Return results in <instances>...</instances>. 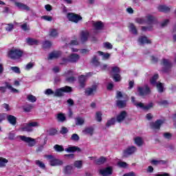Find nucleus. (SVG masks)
<instances>
[{
	"instance_id": "obj_44",
	"label": "nucleus",
	"mask_w": 176,
	"mask_h": 176,
	"mask_svg": "<svg viewBox=\"0 0 176 176\" xmlns=\"http://www.w3.org/2000/svg\"><path fill=\"white\" fill-rule=\"evenodd\" d=\"M6 163H9V160H8L6 158L0 157V167H6Z\"/></svg>"
},
{
	"instance_id": "obj_38",
	"label": "nucleus",
	"mask_w": 176,
	"mask_h": 176,
	"mask_svg": "<svg viewBox=\"0 0 176 176\" xmlns=\"http://www.w3.org/2000/svg\"><path fill=\"white\" fill-rule=\"evenodd\" d=\"M116 123V118H112L111 119L107 120L106 123V127H111V126H113Z\"/></svg>"
},
{
	"instance_id": "obj_15",
	"label": "nucleus",
	"mask_w": 176,
	"mask_h": 176,
	"mask_svg": "<svg viewBox=\"0 0 176 176\" xmlns=\"http://www.w3.org/2000/svg\"><path fill=\"white\" fill-rule=\"evenodd\" d=\"M80 58V56H79V54H78L73 53L69 56V61L72 64L78 63Z\"/></svg>"
},
{
	"instance_id": "obj_55",
	"label": "nucleus",
	"mask_w": 176,
	"mask_h": 176,
	"mask_svg": "<svg viewBox=\"0 0 176 176\" xmlns=\"http://www.w3.org/2000/svg\"><path fill=\"white\" fill-rule=\"evenodd\" d=\"M34 63L30 62L26 65L25 69H26V71H30V69H32V68H34Z\"/></svg>"
},
{
	"instance_id": "obj_11",
	"label": "nucleus",
	"mask_w": 176,
	"mask_h": 176,
	"mask_svg": "<svg viewBox=\"0 0 176 176\" xmlns=\"http://www.w3.org/2000/svg\"><path fill=\"white\" fill-rule=\"evenodd\" d=\"M99 174L102 176H109L113 174V168L112 166H107L104 168L99 170Z\"/></svg>"
},
{
	"instance_id": "obj_1",
	"label": "nucleus",
	"mask_w": 176,
	"mask_h": 176,
	"mask_svg": "<svg viewBox=\"0 0 176 176\" xmlns=\"http://www.w3.org/2000/svg\"><path fill=\"white\" fill-rule=\"evenodd\" d=\"M64 93H72V88L69 86H65L61 88L56 89L55 92L52 89H47L45 94L47 96H52L54 94V97H64Z\"/></svg>"
},
{
	"instance_id": "obj_31",
	"label": "nucleus",
	"mask_w": 176,
	"mask_h": 176,
	"mask_svg": "<svg viewBox=\"0 0 176 176\" xmlns=\"http://www.w3.org/2000/svg\"><path fill=\"white\" fill-rule=\"evenodd\" d=\"M91 63L94 67H100L101 63H100V60L97 58V56H94L92 58Z\"/></svg>"
},
{
	"instance_id": "obj_30",
	"label": "nucleus",
	"mask_w": 176,
	"mask_h": 176,
	"mask_svg": "<svg viewBox=\"0 0 176 176\" xmlns=\"http://www.w3.org/2000/svg\"><path fill=\"white\" fill-rule=\"evenodd\" d=\"M157 79H159V74H154L152 76V78L150 79L151 85H152L153 86H155V85H157V82H157Z\"/></svg>"
},
{
	"instance_id": "obj_58",
	"label": "nucleus",
	"mask_w": 176,
	"mask_h": 176,
	"mask_svg": "<svg viewBox=\"0 0 176 176\" xmlns=\"http://www.w3.org/2000/svg\"><path fill=\"white\" fill-rule=\"evenodd\" d=\"M57 133H58L57 129H56L54 128H52L49 131V135H56V134H57Z\"/></svg>"
},
{
	"instance_id": "obj_2",
	"label": "nucleus",
	"mask_w": 176,
	"mask_h": 176,
	"mask_svg": "<svg viewBox=\"0 0 176 176\" xmlns=\"http://www.w3.org/2000/svg\"><path fill=\"white\" fill-rule=\"evenodd\" d=\"M24 52L20 49L12 48L8 52V57L11 60H20L23 57Z\"/></svg>"
},
{
	"instance_id": "obj_42",
	"label": "nucleus",
	"mask_w": 176,
	"mask_h": 176,
	"mask_svg": "<svg viewBox=\"0 0 176 176\" xmlns=\"http://www.w3.org/2000/svg\"><path fill=\"white\" fill-rule=\"evenodd\" d=\"M76 126H82L85 124V120L80 117H78L76 118Z\"/></svg>"
},
{
	"instance_id": "obj_59",
	"label": "nucleus",
	"mask_w": 176,
	"mask_h": 176,
	"mask_svg": "<svg viewBox=\"0 0 176 176\" xmlns=\"http://www.w3.org/2000/svg\"><path fill=\"white\" fill-rule=\"evenodd\" d=\"M62 62L60 63V65H65V64H68L69 63V56L67 58H62Z\"/></svg>"
},
{
	"instance_id": "obj_62",
	"label": "nucleus",
	"mask_w": 176,
	"mask_h": 176,
	"mask_svg": "<svg viewBox=\"0 0 176 176\" xmlns=\"http://www.w3.org/2000/svg\"><path fill=\"white\" fill-rule=\"evenodd\" d=\"M152 30H153V27H152V26H149V27L142 26V31H152Z\"/></svg>"
},
{
	"instance_id": "obj_28",
	"label": "nucleus",
	"mask_w": 176,
	"mask_h": 176,
	"mask_svg": "<svg viewBox=\"0 0 176 176\" xmlns=\"http://www.w3.org/2000/svg\"><path fill=\"white\" fill-rule=\"evenodd\" d=\"M146 19L148 24H156L157 23L156 18L152 15H148Z\"/></svg>"
},
{
	"instance_id": "obj_50",
	"label": "nucleus",
	"mask_w": 176,
	"mask_h": 176,
	"mask_svg": "<svg viewBox=\"0 0 176 176\" xmlns=\"http://www.w3.org/2000/svg\"><path fill=\"white\" fill-rule=\"evenodd\" d=\"M10 69H12V72H14V74H21V71L20 70V67L16 66H12L10 67Z\"/></svg>"
},
{
	"instance_id": "obj_46",
	"label": "nucleus",
	"mask_w": 176,
	"mask_h": 176,
	"mask_svg": "<svg viewBox=\"0 0 176 176\" xmlns=\"http://www.w3.org/2000/svg\"><path fill=\"white\" fill-rule=\"evenodd\" d=\"M52 47V42L50 41H45L43 43V49H50Z\"/></svg>"
},
{
	"instance_id": "obj_27",
	"label": "nucleus",
	"mask_w": 176,
	"mask_h": 176,
	"mask_svg": "<svg viewBox=\"0 0 176 176\" xmlns=\"http://www.w3.org/2000/svg\"><path fill=\"white\" fill-rule=\"evenodd\" d=\"M26 42L30 46H34V45H38L39 43L38 40L30 37L26 38Z\"/></svg>"
},
{
	"instance_id": "obj_63",
	"label": "nucleus",
	"mask_w": 176,
	"mask_h": 176,
	"mask_svg": "<svg viewBox=\"0 0 176 176\" xmlns=\"http://www.w3.org/2000/svg\"><path fill=\"white\" fill-rule=\"evenodd\" d=\"M68 133V129L65 126H63L60 131V134H67Z\"/></svg>"
},
{
	"instance_id": "obj_43",
	"label": "nucleus",
	"mask_w": 176,
	"mask_h": 176,
	"mask_svg": "<svg viewBox=\"0 0 176 176\" xmlns=\"http://www.w3.org/2000/svg\"><path fill=\"white\" fill-rule=\"evenodd\" d=\"M33 109H34V106L32 104H28L23 107V112H26L27 113H28L29 112L32 111Z\"/></svg>"
},
{
	"instance_id": "obj_47",
	"label": "nucleus",
	"mask_w": 176,
	"mask_h": 176,
	"mask_svg": "<svg viewBox=\"0 0 176 176\" xmlns=\"http://www.w3.org/2000/svg\"><path fill=\"white\" fill-rule=\"evenodd\" d=\"M54 149L56 152H64V147L59 144H56L54 146Z\"/></svg>"
},
{
	"instance_id": "obj_25",
	"label": "nucleus",
	"mask_w": 176,
	"mask_h": 176,
	"mask_svg": "<svg viewBox=\"0 0 176 176\" xmlns=\"http://www.w3.org/2000/svg\"><path fill=\"white\" fill-rule=\"evenodd\" d=\"M107 157L101 156L98 160H95L94 163L96 164V166H101V164L107 163Z\"/></svg>"
},
{
	"instance_id": "obj_13",
	"label": "nucleus",
	"mask_w": 176,
	"mask_h": 176,
	"mask_svg": "<svg viewBox=\"0 0 176 176\" xmlns=\"http://www.w3.org/2000/svg\"><path fill=\"white\" fill-rule=\"evenodd\" d=\"M61 51H54L49 54L47 60H54L59 58V57H61Z\"/></svg>"
},
{
	"instance_id": "obj_4",
	"label": "nucleus",
	"mask_w": 176,
	"mask_h": 176,
	"mask_svg": "<svg viewBox=\"0 0 176 176\" xmlns=\"http://www.w3.org/2000/svg\"><path fill=\"white\" fill-rule=\"evenodd\" d=\"M45 157L49 160L50 166H63V162L56 159L54 157V156L52 155H46Z\"/></svg>"
},
{
	"instance_id": "obj_29",
	"label": "nucleus",
	"mask_w": 176,
	"mask_h": 176,
	"mask_svg": "<svg viewBox=\"0 0 176 176\" xmlns=\"http://www.w3.org/2000/svg\"><path fill=\"white\" fill-rule=\"evenodd\" d=\"M56 119L58 122H60L61 123H64L65 120H67V117H65V115L63 113H59L57 114Z\"/></svg>"
},
{
	"instance_id": "obj_17",
	"label": "nucleus",
	"mask_w": 176,
	"mask_h": 176,
	"mask_svg": "<svg viewBox=\"0 0 176 176\" xmlns=\"http://www.w3.org/2000/svg\"><path fill=\"white\" fill-rule=\"evenodd\" d=\"M126 118H127V111H122L118 116H117L116 120L118 123H122V122H123Z\"/></svg>"
},
{
	"instance_id": "obj_54",
	"label": "nucleus",
	"mask_w": 176,
	"mask_h": 176,
	"mask_svg": "<svg viewBox=\"0 0 176 176\" xmlns=\"http://www.w3.org/2000/svg\"><path fill=\"white\" fill-rule=\"evenodd\" d=\"M41 19L45 21H53V16H52L44 15L41 16Z\"/></svg>"
},
{
	"instance_id": "obj_18",
	"label": "nucleus",
	"mask_w": 176,
	"mask_h": 176,
	"mask_svg": "<svg viewBox=\"0 0 176 176\" xmlns=\"http://www.w3.org/2000/svg\"><path fill=\"white\" fill-rule=\"evenodd\" d=\"M135 107H139L140 108L144 109V111H148L151 109V108L153 107V103L150 102L148 104L145 106L142 102H139V103L137 102L135 104Z\"/></svg>"
},
{
	"instance_id": "obj_32",
	"label": "nucleus",
	"mask_w": 176,
	"mask_h": 176,
	"mask_svg": "<svg viewBox=\"0 0 176 176\" xmlns=\"http://www.w3.org/2000/svg\"><path fill=\"white\" fill-rule=\"evenodd\" d=\"M63 171L65 174H66L67 175H71V174H72V166L71 165L66 166L64 168Z\"/></svg>"
},
{
	"instance_id": "obj_64",
	"label": "nucleus",
	"mask_w": 176,
	"mask_h": 176,
	"mask_svg": "<svg viewBox=\"0 0 176 176\" xmlns=\"http://www.w3.org/2000/svg\"><path fill=\"white\" fill-rule=\"evenodd\" d=\"M164 138H166V140H171V137H173V135L170 133H164Z\"/></svg>"
},
{
	"instance_id": "obj_7",
	"label": "nucleus",
	"mask_w": 176,
	"mask_h": 176,
	"mask_svg": "<svg viewBox=\"0 0 176 176\" xmlns=\"http://www.w3.org/2000/svg\"><path fill=\"white\" fill-rule=\"evenodd\" d=\"M138 95L140 97H145V96H148V94H151V88L149 86L145 85L144 88L142 87H138Z\"/></svg>"
},
{
	"instance_id": "obj_49",
	"label": "nucleus",
	"mask_w": 176,
	"mask_h": 176,
	"mask_svg": "<svg viewBox=\"0 0 176 176\" xmlns=\"http://www.w3.org/2000/svg\"><path fill=\"white\" fill-rule=\"evenodd\" d=\"M74 166L76 167V168H80L83 166V162H82V160L75 161Z\"/></svg>"
},
{
	"instance_id": "obj_10",
	"label": "nucleus",
	"mask_w": 176,
	"mask_h": 176,
	"mask_svg": "<svg viewBox=\"0 0 176 176\" xmlns=\"http://www.w3.org/2000/svg\"><path fill=\"white\" fill-rule=\"evenodd\" d=\"M20 140L21 141H23V142H26L28 145V146H35V144L36 142H35V139H33L32 138L27 137L25 135H21L19 136Z\"/></svg>"
},
{
	"instance_id": "obj_19",
	"label": "nucleus",
	"mask_w": 176,
	"mask_h": 176,
	"mask_svg": "<svg viewBox=\"0 0 176 176\" xmlns=\"http://www.w3.org/2000/svg\"><path fill=\"white\" fill-rule=\"evenodd\" d=\"M78 83L80 89L86 87V76L85 75H81L78 77Z\"/></svg>"
},
{
	"instance_id": "obj_37",
	"label": "nucleus",
	"mask_w": 176,
	"mask_h": 176,
	"mask_svg": "<svg viewBox=\"0 0 176 176\" xmlns=\"http://www.w3.org/2000/svg\"><path fill=\"white\" fill-rule=\"evenodd\" d=\"M134 141H135V144H136L138 146H142L144 144V141L142 140V138L141 137L135 138Z\"/></svg>"
},
{
	"instance_id": "obj_20",
	"label": "nucleus",
	"mask_w": 176,
	"mask_h": 176,
	"mask_svg": "<svg viewBox=\"0 0 176 176\" xmlns=\"http://www.w3.org/2000/svg\"><path fill=\"white\" fill-rule=\"evenodd\" d=\"M89 36H90V33L88 31H82L80 33V41L83 43L85 42H87V39H89Z\"/></svg>"
},
{
	"instance_id": "obj_40",
	"label": "nucleus",
	"mask_w": 176,
	"mask_h": 176,
	"mask_svg": "<svg viewBox=\"0 0 176 176\" xmlns=\"http://www.w3.org/2000/svg\"><path fill=\"white\" fill-rule=\"evenodd\" d=\"M151 164L153 166H157V164H166V162L164 160H153L151 161Z\"/></svg>"
},
{
	"instance_id": "obj_48",
	"label": "nucleus",
	"mask_w": 176,
	"mask_h": 176,
	"mask_svg": "<svg viewBox=\"0 0 176 176\" xmlns=\"http://www.w3.org/2000/svg\"><path fill=\"white\" fill-rule=\"evenodd\" d=\"M96 120L97 122H102V113L101 111H97L96 113Z\"/></svg>"
},
{
	"instance_id": "obj_23",
	"label": "nucleus",
	"mask_w": 176,
	"mask_h": 176,
	"mask_svg": "<svg viewBox=\"0 0 176 176\" xmlns=\"http://www.w3.org/2000/svg\"><path fill=\"white\" fill-rule=\"evenodd\" d=\"M138 42H140V43H141L142 45H145L146 43L147 45H151V43H152V41L148 39V37L145 36H141L140 37H139Z\"/></svg>"
},
{
	"instance_id": "obj_14",
	"label": "nucleus",
	"mask_w": 176,
	"mask_h": 176,
	"mask_svg": "<svg viewBox=\"0 0 176 176\" xmlns=\"http://www.w3.org/2000/svg\"><path fill=\"white\" fill-rule=\"evenodd\" d=\"M97 91V85H93L92 87H88L85 89V94L86 96H94V93Z\"/></svg>"
},
{
	"instance_id": "obj_3",
	"label": "nucleus",
	"mask_w": 176,
	"mask_h": 176,
	"mask_svg": "<svg viewBox=\"0 0 176 176\" xmlns=\"http://www.w3.org/2000/svg\"><path fill=\"white\" fill-rule=\"evenodd\" d=\"M161 65L162 67V72L164 74H170L171 72V68H173V62L167 58H162L161 61Z\"/></svg>"
},
{
	"instance_id": "obj_8",
	"label": "nucleus",
	"mask_w": 176,
	"mask_h": 176,
	"mask_svg": "<svg viewBox=\"0 0 176 176\" xmlns=\"http://www.w3.org/2000/svg\"><path fill=\"white\" fill-rule=\"evenodd\" d=\"M69 21H72V23H79L80 20H82V16L78 15V14H75L73 12H69L67 16Z\"/></svg>"
},
{
	"instance_id": "obj_5",
	"label": "nucleus",
	"mask_w": 176,
	"mask_h": 176,
	"mask_svg": "<svg viewBox=\"0 0 176 176\" xmlns=\"http://www.w3.org/2000/svg\"><path fill=\"white\" fill-rule=\"evenodd\" d=\"M136 151L137 147H135V146H128L126 149L123 150L122 157L127 158L131 156V155H134Z\"/></svg>"
},
{
	"instance_id": "obj_57",
	"label": "nucleus",
	"mask_w": 176,
	"mask_h": 176,
	"mask_svg": "<svg viewBox=\"0 0 176 176\" xmlns=\"http://www.w3.org/2000/svg\"><path fill=\"white\" fill-rule=\"evenodd\" d=\"M71 140L72 141L78 142L80 140L79 135L76 133L72 135Z\"/></svg>"
},
{
	"instance_id": "obj_24",
	"label": "nucleus",
	"mask_w": 176,
	"mask_h": 176,
	"mask_svg": "<svg viewBox=\"0 0 176 176\" xmlns=\"http://www.w3.org/2000/svg\"><path fill=\"white\" fill-rule=\"evenodd\" d=\"M15 5L16 6H17V8L21 9V10H26L27 12H30V10H31V9L30 8V7H28V6L23 3L16 2L15 3Z\"/></svg>"
},
{
	"instance_id": "obj_16",
	"label": "nucleus",
	"mask_w": 176,
	"mask_h": 176,
	"mask_svg": "<svg viewBox=\"0 0 176 176\" xmlns=\"http://www.w3.org/2000/svg\"><path fill=\"white\" fill-rule=\"evenodd\" d=\"M65 152L68 153H75V152H82V149L76 146H69L68 148L65 149Z\"/></svg>"
},
{
	"instance_id": "obj_56",
	"label": "nucleus",
	"mask_w": 176,
	"mask_h": 176,
	"mask_svg": "<svg viewBox=\"0 0 176 176\" xmlns=\"http://www.w3.org/2000/svg\"><path fill=\"white\" fill-rule=\"evenodd\" d=\"M113 79H114L115 82H120V74H119V73L114 74V75L113 76Z\"/></svg>"
},
{
	"instance_id": "obj_39",
	"label": "nucleus",
	"mask_w": 176,
	"mask_h": 176,
	"mask_svg": "<svg viewBox=\"0 0 176 176\" xmlns=\"http://www.w3.org/2000/svg\"><path fill=\"white\" fill-rule=\"evenodd\" d=\"M6 25H7L6 27V31H7V32H12V31L14 30V25L13 23H7Z\"/></svg>"
},
{
	"instance_id": "obj_34",
	"label": "nucleus",
	"mask_w": 176,
	"mask_h": 176,
	"mask_svg": "<svg viewBox=\"0 0 176 176\" xmlns=\"http://www.w3.org/2000/svg\"><path fill=\"white\" fill-rule=\"evenodd\" d=\"M35 164L42 170H46V165H45V163L42 162V161L37 160L35 161Z\"/></svg>"
},
{
	"instance_id": "obj_22",
	"label": "nucleus",
	"mask_w": 176,
	"mask_h": 176,
	"mask_svg": "<svg viewBox=\"0 0 176 176\" xmlns=\"http://www.w3.org/2000/svg\"><path fill=\"white\" fill-rule=\"evenodd\" d=\"M157 9L159 12H161L162 13H170V11L171 10V7H168L166 5H160L157 7Z\"/></svg>"
},
{
	"instance_id": "obj_45",
	"label": "nucleus",
	"mask_w": 176,
	"mask_h": 176,
	"mask_svg": "<svg viewBox=\"0 0 176 176\" xmlns=\"http://www.w3.org/2000/svg\"><path fill=\"white\" fill-rule=\"evenodd\" d=\"M94 27H95V30H101L104 28V24L101 21H98L94 24Z\"/></svg>"
},
{
	"instance_id": "obj_61",
	"label": "nucleus",
	"mask_w": 176,
	"mask_h": 176,
	"mask_svg": "<svg viewBox=\"0 0 176 176\" xmlns=\"http://www.w3.org/2000/svg\"><path fill=\"white\" fill-rule=\"evenodd\" d=\"M112 72H113V74H120V69L116 66L112 67Z\"/></svg>"
},
{
	"instance_id": "obj_21",
	"label": "nucleus",
	"mask_w": 176,
	"mask_h": 176,
	"mask_svg": "<svg viewBox=\"0 0 176 176\" xmlns=\"http://www.w3.org/2000/svg\"><path fill=\"white\" fill-rule=\"evenodd\" d=\"M7 120L12 126H16V124H17V118L13 115H8Z\"/></svg>"
},
{
	"instance_id": "obj_26",
	"label": "nucleus",
	"mask_w": 176,
	"mask_h": 176,
	"mask_svg": "<svg viewBox=\"0 0 176 176\" xmlns=\"http://www.w3.org/2000/svg\"><path fill=\"white\" fill-rule=\"evenodd\" d=\"M116 106L120 108V109L123 108H126L127 107V100H117L116 101Z\"/></svg>"
},
{
	"instance_id": "obj_51",
	"label": "nucleus",
	"mask_w": 176,
	"mask_h": 176,
	"mask_svg": "<svg viewBox=\"0 0 176 176\" xmlns=\"http://www.w3.org/2000/svg\"><path fill=\"white\" fill-rule=\"evenodd\" d=\"M98 54H99V56H103L104 58H105L106 60H108V58L111 57V54L109 53L104 54L103 52L101 51H98Z\"/></svg>"
},
{
	"instance_id": "obj_12",
	"label": "nucleus",
	"mask_w": 176,
	"mask_h": 176,
	"mask_svg": "<svg viewBox=\"0 0 176 176\" xmlns=\"http://www.w3.org/2000/svg\"><path fill=\"white\" fill-rule=\"evenodd\" d=\"M164 121L163 120H157L155 122H152L150 123V127L151 130H160V127L163 125Z\"/></svg>"
},
{
	"instance_id": "obj_60",
	"label": "nucleus",
	"mask_w": 176,
	"mask_h": 176,
	"mask_svg": "<svg viewBox=\"0 0 176 176\" xmlns=\"http://www.w3.org/2000/svg\"><path fill=\"white\" fill-rule=\"evenodd\" d=\"M104 47H105L106 49L111 50L112 49V47H113V46L112 45V44H111V43L106 42L104 43Z\"/></svg>"
},
{
	"instance_id": "obj_41",
	"label": "nucleus",
	"mask_w": 176,
	"mask_h": 176,
	"mask_svg": "<svg viewBox=\"0 0 176 176\" xmlns=\"http://www.w3.org/2000/svg\"><path fill=\"white\" fill-rule=\"evenodd\" d=\"M155 85L159 93H163V91H164V87L163 86V83L159 82H157V84Z\"/></svg>"
},
{
	"instance_id": "obj_35",
	"label": "nucleus",
	"mask_w": 176,
	"mask_h": 176,
	"mask_svg": "<svg viewBox=\"0 0 176 176\" xmlns=\"http://www.w3.org/2000/svg\"><path fill=\"white\" fill-rule=\"evenodd\" d=\"M49 35L52 38H57V36H58V32L57 31V29H50Z\"/></svg>"
},
{
	"instance_id": "obj_9",
	"label": "nucleus",
	"mask_w": 176,
	"mask_h": 176,
	"mask_svg": "<svg viewBox=\"0 0 176 176\" xmlns=\"http://www.w3.org/2000/svg\"><path fill=\"white\" fill-rule=\"evenodd\" d=\"M39 124L36 122H32L29 123L25 124V126L22 127V131H28V133H31L34 129L32 127H38Z\"/></svg>"
},
{
	"instance_id": "obj_36",
	"label": "nucleus",
	"mask_w": 176,
	"mask_h": 176,
	"mask_svg": "<svg viewBox=\"0 0 176 176\" xmlns=\"http://www.w3.org/2000/svg\"><path fill=\"white\" fill-rule=\"evenodd\" d=\"M129 31L133 34V35H138V31L137 30V28H135V25H133V23H130L129 25Z\"/></svg>"
},
{
	"instance_id": "obj_6",
	"label": "nucleus",
	"mask_w": 176,
	"mask_h": 176,
	"mask_svg": "<svg viewBox=\"0 0 176 176\" xmlns=\"http://www.w3.org/2000/svg\"><path fill=\"white\" fill-rule=\"evenodd\" d=\"M6 89L10 90L11 93H19V89H16V88H14L12 85H10V83L8 82H5V87H0L1 93H2L3 94H4V93H6Z\"/></svg>"
},
{
	"instance_id": "obj_52",
	"label": "nucleus",
	"mask_w": 176,
	"mask_h": 176,
	"mask_svg": "<svg viewBox=\"0 0 176 176\" xmlns=\"http://www.w3.org/2000/svg\"><path fill=\"white\" fill-rule=\"evenodd\" d=\"M27 99L30 102H36V97L34 96L33 95H28L27 96Z\"/></svg>"
},
{
	"instance_id": "obj_53",
	"label": "nucleus",
	"mask_w": 176,
	"mask_h": 176,
	"mask_svg": "<svg viewBox=\"0 0 176 176\" xmlns=\"http://www.w3.org/2000/svg\"><path fill=\"white\" fill-rule=\"evenodd\" d=\"M118 166H119L121 168H127L129 164L124 162H118Z\"/></svg>"
},
{
	"instance_id": "obj_33",
	"label": "nucleus",
	"mask_w": 176,
	"mask_h": 176,
	"mask_svg": "<svg viewBox=\"0 0 176 176\" xmlns=\"http://www.w3.org/2000/svg\"><path fill=\"white\" fill-rule=\"evenodd\" d=\"M83 133L85 134H90L91 135H93L94 133V128L93 126H89L86 127L84 131H82Z\"/></svg>"
}]
</instances>
